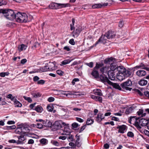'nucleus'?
I'll use <instances>...</instances> for the list:
<instances>
[{"mask_svg":"<svg viewBox=\"0 0 149 149\" xmlns=\"http://www.w3.org/2000/svg\"><path fill=\"white\" fill-rule=\"evenodd\" d=\"M33 17L32 16H29L28 17L27 15L25 13H21L20 12H18L16 14L15 19L16 21L19 22H26L30 21L31 19Z\"/></svg>","mask_w":149,"mask_h":149,"instance_id":"nucleus-1","label":"nucleus"},{"mask_svg":"<svg viewBox=\"0 0 149 149\" xmlns=\"http://www.w3.org/2000/svg\"><path fill=\"white\" fill-rule=\"evenodd\" d=\"M2 12L4 14V16L8 19L12 20L15 19L16 14L12 10L10 9L3 10Z\"/></svg>","mask_w":149,"mask_h":149,"instance_id":"nucleus-2","label":"nucleus"},{"mask_svg":"<svg viewBox=\"0 0 149 149\" xmlns=\"http://www.w3.org/2000/svg\"><path fill=\"white\" fill-rule=\"evenodd\" d=\"M148 123V121L146 119L144 118L139 119V118H138L136 120L135 126L138 128L140 129L141 128V126H145L146 125L147 126Z\"/></svg>","mask_w":149,"mask_h":149,"instance_id":"nucleus-3","label":"nucleus"},{"mask_svg":"<svg viewBox=\"0 0 149 149\" xmlns=\"http://www.w3.org/2000/svg\"><path fill=\"white\" fill-rule=\"evenodd\" d=\"M102 63L98 64L96 63V65L94 68V70L92 72L91 74L95 78H98L99 77V74L98 69L103 66Z\"/></svg>","mask_w":149,"mask_h":149,"instance_id":"nucleus-4","label":"nucleus"},{"mask_svg":"<svg viewBox=\"0 0 149 149\" xmlns=\"http://www.w3.org/2000/svg\"><path fill=\"white\" fill-rule=\"evenodd\" d=\"M131 74V72L130 71H128L124 73H118L116 77L118 80L122 81L125 79L126 77L130 76Z\"/></svg>","mask_w":149,"mask_h":149,"instance_id":"nucleus-5","label":"nucleus"},{"mask_svg":"<svg viewBox=\"0 0 149 149\" xmlns=\"http://www.w3.org/2000/svg\"><path fill=\"white\" fill-rule=\"evenodd\" d=\"M132 85V83L131 81L130 80L128 79L126 81L121 84L120 86L122 88L124 89L131 91L132 88L129 87L131 86Z\"/></svg>","mask_w":149,"mask_h":149,"instance_id":"nucleus-6","label":"nucleus"},{"mask_svg":"<svg viewBox=\"0 0 149 149\" xmlns=\"http://www.w3.org/2000/svg\"><path fill=\"white\" fill-rule=\"evenodd\" d=\"M82 31V29L80 26L76 28L75 30H74L72 33V36L74 38L77 37L80 33Z\"/></svg>","mask_w":149,"mask_h":149,"instance_id":"nucleus-7","label":"nucleus"},{"mask_svg":"<svg viewBox=\"0 0 149 149\" xmlns=\"http://www.w3.org/2000/svg\"><path fill=\"white\" fill-rule=\"evenodd\" d=\"M105 35L107 39H112L115 37L116 34L115 33L112 31H109L106 33Z\"/></svg>","mask_w":149,"mask_h":149,"instance_id":"nucleus-8","label":"nucleus"},{"mask_svg":"<svg viewBox=\"0 0 149 149\" xmlns=\"http://www.w3.org/2000/svg\"><path fill=\"white\" fill-rule=\"evenodd\" d=\"M62 121L61 120H58L56 121L53 125V127L56 130H58L61 127Z\"/></svg>","mask_w":149,"mask_h":149,"instance_id":"nucleus-9","label":"nucleus"},{"mask_svg":"<svg viewBox=\"0 0 149 149\" xmlns=\"http://www.w3.org/2000/svg\"><path fill=\"white\" fill-rule=\"evenodd\" d=\"M107 74L109 79L111 80H115L116 76L114 71L109 70Z\"/></svg>","mask_w":149,"mask_h":149,"instance_id":"nucleus-10","label":"nucleus"},{"mask_svg":"<svg viewBox=\"0 0 149 149\" xmlns=\"http://www.w3.org/2000/svg\"><path fill=\"white\" fill-rule=\"evenodd\" d=\"M116 70L118 72V73H124L128 71L126 70L125 68L122 65L118 66Z\"/></svg>","mask_w":149,"mask_h":149,"instance_id":"nucleus-11","label":"nucleus"},{"mask_svg":"<svg viewBox=\"0 0 149 149\" xmlns=\"http://www.w3.org/2000/svg\"><path fill=\"white\" fill-rule=\"evenodd\" d=\"M105 34L104 35H102L98 40V41L96 43L95 45H97L99 42H101L103 44H105L106 42L107 39Z\"/></svg>","mask_w":149,"mask_h":149,"instance_id":"nucleus-12","label":"nucleus"},{"mask_svg":"<svg viewBox=\"0 0 149 149\" xmlns=\"http://www.w3.org/2000/svg\"><path fill=\"white\" fill-rule=\"evenodd\" d=\"M101 80L103 82H107L108 84H111V82L110 81L107 77L104 75H100V77Z\"/></svg>","mask_w":149,"mask_h":149,"instance_id":"nucleus-13","label":"nucleus"},{"mask_svg":"<svg viewBox=\"0 0 149 149\" xmlns=\"http://www.w3.org/2000/svg\"><path fill=\"white\" fill-rule=\"evenodd\" d=\"M146 72L143 70H139L136 72V75L139 77L144 76L146 75Z\"/></svg>","mask_w":149,"mask_h":149,"instance_id":"nucleus-14","label":"nucleus"},{"mask_svg":"<svg viewBox=\"0 0 149 149\" xmlns=\"http://www.w3.org/2000/svg\"><path fill=\"white\" fill-rule=\"evenodd\" d=\"M117 128L119 129L118 132L121 133H124L126 129V126L124 125L121 126L118 125Z\"/></svg>","mask_w":149,"mask_h":149,"instance_id":"nucleus-15","label":"nucleus"},{"mask_svg":"<svg viewBox=\"0 0 149 149\" xmlns=\"http://www.w3.org/2000/svg\"><path fill=\"white\" fill-rule=\"evenodd\" d=\"M17 137L18 139V141L17 142V144L21 143L25 140V138L24 135H21L18 136Z\"/></svg>","mask_w":149,"mask_h":149,"instance_id":"nucleus-16","label":"nucleus"},{"mask_svg":"<svg viewBox=\"0 0 149 149\" xmlns=\"http://www.w3.org/2000/svg\"><path fill=\"white\" fill-rule=\"evenodd\" d=\"M48 67L49 71L54 70L56 69L55 64L53 63H49V67Z\"/></svg>","mask_w":149,"mask_h":149,"instance_id":"nucleus-17","label":"nucleus"},{"mask_svg":"<svg viewBox=\"0 0 149 149\" xmlns=\"http://www.w3.org/2000/svg\"><path fill=\"white\" fill-rule=\"evenodd\" d=\"M103 115V114L102 113H99L98 114L96 117V120L97 122L99 123L100 122L102 119L104 118V117H102V116Z\"/></svg>","mask_w":149,"mask_h":149,"instance_id":"nucleus-18","label":"nucleus"},{"mask_svg":"<svg viewBox=\"0 0 149 149\" xmlns=\"http://www.w3.org/2000/svg\"><path fill=\"white\" fill-rule=\"evenodd\" d=\"M118 65L116 63H111L110 66V68L111 71H114L115 70L117 69Z\"/></svg>","mask_w":149,"mask_h":149,"instance_id":"nucleus-19","label":"nucleus"},{"mask_svg":"<svg viewBox=\"0 0 149 149\" xmlns=\"http://www.w3.org/2000/svg\"><path fill=\"white\" fill-rule=\"evenodd\" d=\"M69 4L68 3H57L58 9L65 8L69 6Z\"/></svg>","mask_w":149,"mask_h":149,"instance_id":"nucleus-20","label":"nucleus"},{"mask_svg":"<svg viewBox=\"0 0 149 149\" xmlns=\"http://www.w3.org/2000/svg\"><path fill=\"white\" fill-rule=\"evenodd\" d=\"M22 132L24 133L28 132L30 131V129L27 126H22L21 127Z\"/></svg>","mask_w":149,"mask_h":149,"instance_id":"nucleus-21","label":"nucleus"},{"mask_svg":"<svg viewBox=\"0 0 149 149\" xmlns=\"http://www.w3.org/2000/svg\"><path fill=\"white\" fill-rule=\"evenodd\" d=\"M43 124L45 127H50L52 125V123L49 120H46V121H43Z\"/></svg>","mask_w":149,"mask_h":149,"instance_id":"nucleus-22","label":"nucleus"},{"mask_svg":"<svg viewBox=\"0 0 149 149\" xmlns=\"http://www.w3.org/2000/svg\"><path fill=\"white\" fill-rule=\"evenodd\" d=\"M95 95L99 96H102V94L101 92V91L100 89H96L93 91Z\"/></svg>","mask_w":149,"mask_h":149,"instance_id":"nucleus-23","label":"nucleus"},{"mask_svg":"<svg viewBox=\"0 0 149 149\" xmlns=\"http://www.w3.org/2000/svg\"><path fill=\"white\" fill-rule=\"evenodd\" d=\"M27 47V46L26 45L24 44H22L18 46V50L19 52H20L22 50H25L26 49Z\"/></svg>","mask_w":149,"mask_h":149,"instance_id":"nucleus-24","label":"nucleus"},{"mask_svg":"<svg viewBox=\"0 0 149 149\" xmlns=\"http://www.w3.org/2000/svg\"><path fill=\"white\" fill-rule=\"evenodd\" d=\"M134 109V107H128L127 108L126 110L125 111V113L127 114H129L132 112Z\"/></svg>","mask_w":149,"mask_h":149,"instance_id":"nucleus-25","label":"nucleus"},{"mask_svg":"<svg viewBox=\"0 0 149 149\" xmlns=\"http://www.w3.org/2000/svg\"><path fill=\"white\" fill-rule=\"evenodd\" d=\"M135 117L136 116H131L129 121V122L130 124H133L135 125L136 120L137 119L136 118H135Z\"/></svg>","mask_w":149,"mask_h":149,"instance_id":"nucleus-26","label":"nucleus"},{"mask_svg":"<svg viewBox=\"0 0 149 149\" xmlns=\"http://www.w3.org/2000/svg\"><path fill=\"white\" fill-rule=\"evenodd\" d=\"M115 60V58L111 57L110 58L106 59L104 61V63H105L109 64L112 61H114Z\"/></svg>","mask_w":149,"mask_h":149,"instance_id":"nucleus-27","label":"nucleus"},{"mask_svg":"<svg viewBox=\"0 0 149 149\" xmlns=\"http://www.w3.org/2000/svg\"><path fill=\"white\" fill-rule=\"evenodd\" d=\"M109 84L112 85V86L113 87V88H115L116 89H118L120 90H121V88L120 87L119 85L117 84L113 83L111 82V84Z\"/></svg>","mask_w":149,"mask_h":149,"instance_id":"nucleus-28","label":"nucleus"},{"mask_svg":"<svg viewBox=\"0 0 149 149\" xmlns=\"http://www.w3.org/2000/svg\"><path fill=\"white\" fill-rule=\"evenodd\" d=\"M148 83L147 80L145 79H141L139 82V84L141 86H144L146 85Z\"/></svg>","mask_w":149,"mask_h":149,"instance_id":"nucleus-29","label":"nucleus"},{"mask_svg":"<svg viewBox=\"0 0 149 149\" xmlns=\"http://www.w3.org/2000/svg\"><path fill=\"white\" fill-rule=\"evenodd\" d=\"M49 7L52 9H58L57 3H52L49 5Z\"/></svg>","mask_w":149,"mask_h":149,"instance_id":"nucleus-30","label":"nucleus"},{"mask_svg":"<svg viewBox=\"0 0 149 149\" xmlns=\"http://www.w3.org/2000/svg\"><path fill=\"white\" fill-rule=\"evenodd\" d=\"M48 140L42 138L40 140V142L42 145H45L48 143Z\"/></svg>","mask_w":149,"mask_h":149,"instance_id":"nucleus-31","label":"nucleus"},{"mask_svg":"<svg viewBox=\"0 0 149 149\" xmlns=\"http://www.w3.org/2000/svg\"><path fill=\"white\" fill-rule=\"evenodd\" d=\"M64 133L62 134V135H68L70 133V129L68 127H65L64 129Z\"/></svg>","mask_w":149,"mask_h":149,"instance_id":"nucleus-32","label":"nucleus"},{"mask_svg":"<svg viewBox=\"0 0 149 149\" xmlns=\"http://www.w3.org/2000/svg\"><path fill=\"white\" fill-rule=\"evenodd\" d=\"M48 67V66L46 65L43 68H40L38 72H44L49 71Z\"/></svg>","mask_w":149,"mask_h":149,"instance_id":"nucleus-33","label":"nucleus"},{"mask_svg":"<svg viewBox=\"0 0 149 149\" xmlns=\"http://www.w3.org/2000/svg\"><path fill=\"white\" fill-rule=\"evenodd\" d=\"M108 70L109 67H105L101 68L100 69V71L102 73H106Z\"/></svg>","mask_w":149,"mask_h":149,"instance_id":"nucleus-34","label":"nucleus"},{"mask_svg":"<svg viewBox=\"0 0 149 149\" xmlns=\"http://www.w3.org/2000/svg\"><path fill=\"white\" fill-rule=\"evenodd\" d=\"M94 122V120L90 118H88L86 121V124L88 125H91Z\"/></svg>","mask_w":149,"mask_h":149,"instance_id":"nucleus-35","label":"nucleus"},{"mask_svg":"<svg viewBox=\"0 0 149 149\" xmlns=\"http://www.w3.org/2000/svg\"><path fill=\"white\" fill-rule=\"evenodd\" d=\"M35 110L38 112H41L42 110V108L41 106H37L35 108Z\"/></svg>","mask_w":149,"mask_h":149,"instance_id":"nucleus-36","label":"nucleus"},{"mask_svg":"<svg viewBox=\"0 0 149 149\" xmlns=\"http://www.w3.org/2000/svg\"><path fill=\"white\" fill-rule=\"evenodd\" d=\"M14 102L16 105V106H17L18 107H21L22 106V104L19 102V101L17 100L16 99H15L14 100Z\"/></svg>","mask_w":149,"mask_h":149,"instance_id":"nucleus-37","label":"nucleus"},{"mask_svg":"<svg viewBox=\"0 0 149 149\" xmlns=\"http://www.w3.org/2000/svg\"><path fill=\"white\" fill-rule=\"evenodd\" d=\"M72 60H69V59L65 60L62 62V64L63 65H65L70 63Z\"/></svg>","mask_w":149,"mask_h":149,"instance_id":"nucleus-38","label":"nucleus"},{"mask_svg":"<svg viewBox=\"0 0 149 149\" xmlns=\"http://www.w3.org/2000/svg\"><path fill=\"white\" fill-rule=\"evenodd\" d=\"M102 7V5L101 4H96L92 6L93 8H99Z\"/></svg>","mask_w":149,"mask_h":149,"instance_id":"nucleus-39","label":"nucleus"},{"mask_svg":"<svg viewBox=\"0 0 149 149\" xmlns=\"http://www.w3.org/2000/svg\"><path fill=\"white\" fill-rule=\"evenodd\" d=\"M68 136H66L68 138V140L69 141H72L73 140V136L71 134L67 135Z\"/></svg>","mask_w":149,"mask_h":149,"instance_id":"nucleus-40","label":"nucleus"},{"mask_svg":"<svg viewBox=\"0 0 149 149\" xmlns=\"http://www.w3.org/2000/svg\"><path fill=\"white\" fill-rule=\"evenodd\" d=\"M32 95L33 97L35 98H38L41 96V95L39 93H33L32 94Z\"/></svg>","mask_w":149,"mask_h":149,"instance_id":"nucleus-41","label":"nucleus"},{"mask_svg":"<svg viewBox=\"0 0 149 149\" xmlns=\"http://www.w3.org/2000/svg\"><path fill=\"white\" fill-rule=\"evenodd\" d=\"M9 73L8 72H1L0 73V76L2 77H4L5 76H8L9 75Z\"/></svg>","mask_w":149,"mask_h":149,"instance_id":"nucleus-42","label":"nucleus"},{"mask_svg":"<svg viewBox=\"0 0 149 149\" xmlns=\"http://www.w3.org/2000/svg\"><path fill=\"white\" fill-rule=\"evenodd\" d=\"M15 132L16 133L18 134H19V133L22 132L21 127L17 128Z\"/></svg>","mask_w":149,"mask_h":149,"instance_id":"nucleus-43","label":"nucleus"},{"mask_svg":"<svg viewBox=\"0 0 149 149\" xmlns=\"http://www.w3.org/2000/svg\"><path fill=\"white\" fill-rule=\"evenodd\" d=\"M23 98L25 100H27L28 102H31L32 101V100L31 98L30 97H28L24 96H23Z\"/></svg>","mask_w":149,"mask_h":149,"instance_id":"nucleus-44","label":"nucleus"},{"mask_svg":"<svg viewBox=\"0 0 149 149\" xmlns=\"http://www.w3.org/2000/svg\"><path fill=\"white\" fill-rule=\"evenodd\" d=\"M6 2L4 0H0V6L2 5H5Z\"/></svg>","mask_w":149,"mask_h":149,"instance_id":"nucleus-45","label":"nucleus"},{"mask_svg":"<svg viewBox=\"0 0 149 149\" xmlns=\"http://www.w3.org/2000/svg\"><path fill=\"white\" fill-rule=\"evenodd\" d=\"M127 135L129 137H132L134 136V135L132 132H129L127 134Z\"/></svg>","mask_w":149,"mask_h":149,"instance_id":"nucleus-46","label":"nucleus"},{"mask_svg":"<svg viewBox=\"0 0 149 149\" xmlns=\"http://www.w3.org/2000/svg\"><path fill=\"white\" fill-rule=\"evenodd\" d=\"M45 81L43 80H41L37 81V84H43L45 83Z\"/></svg>","mask_w":149,"mask_h":149,"instance_id":"nucleus-47","label":"nucleus"},{"mask_svg":"<svg viewBox=\"0 0 149 149\" xmlns=\"http://www.w3.org/2000/svg\"><path fill=\"white\" fill-rule=\"evenodd\" d=\"M43 125L41 123H38L36 125V127L39 129H41L43 128Z\"/></svg>","mask_w":149,"mask_h":149,"instance_id":"nucleus-48","label":"nucleus"},{"mask_svg":"<svg viewBox=\"0 0 149 149\" xmlns=\"http://www.w3.org/2000/svg\"><path fill=\"white\" fill-rule=\"evenodd\" d=\"M143 111V110L142 109H139V111L137 112L138 115L139 116L142 115Z\"/></svg>","mask_w":149,"mask_h":149,"instance_id":"nucleus-49","label":"nucleus"},{"mask_svg":"<svg viewBox=\"0 0 149 149\" xmlns=\"http://www.w3.org/2000/svg\"><path fill=\"white\" fill-rule=\"evenodd\" d=\"M51 142L53 144L56 146H58L59 145V143L56 141H52Z\"/></svg>","mask_w":149,"mask_h":149,"instance_id":"nucleus-50","label":"nucleus"},{"mask_svg":"<svg viewBox=\"0 0 149 149\" xmlns=\"http://www.w3.org/2000/svg\"><path fill=\"white\" fill-rule=\"evenodd\" d=\"M134 91L140 95L142 96L143 95V93L139 90L135 89Z\"/></svg>","mask_w":149,"mask_h":149,"instance_id":"nucleus-51","label":"nucleus"},{"mask_svg":"<svg viewBox=\"0 0 149 149\" xmlns=\"http://www.w3.org/2000/svg\"><path fill=\"white\" fill-rule=\"evenodd\" d=\"M56 73L60 75H63V72L61 70H57L56 71Z\"/></svg>","mask_w":149,"mask_h":149,"instance_id":"nucleus-52","label":"nucleus"},{"mask_svg":"<svg viewBox=\"0 0 149 149\" xmlns=\"http://www.w3.org/2000/svg\"><path fill=\"white\" fill-rule=\"evenodd\" d=\"M124 25V22H123L121 21L119 22L118 24L120 28H122L123 27Z\"/></svg>","mask_w":149,"mask_h":149,"instance_id":"nucleus-53","label":"nucleus"},{"mask_svg":"<svg viewBox=\"0 0 149 149\" xmlns=\"http://www.w3.org/2000/svg\"><path fill=\"white\" fill-rule=\"evenodd\" d=\"M69 42L70 44H71L72 45H74L75 44V43L74 41V39H71L70 40V41H69Z\"/></svg>","mask_w":149,"mask_h":149,"instance_id":"nucleus-54","label":"nucleus"},{"mask_svg":"<svg viewBox=\"0 0 149 149\" xmlns=\"http://www.w3.org/2000/svg\"><path fill=\"white\" fill-rule=\"evenodd\" d=\"M143 132L145 135H146L147 136L149 137V131H148V130H144Z\"/></svg>","mask_w":149,"mask_h":149,"instance_id":"nucleus-55","label":"nucleus"},{"mask_svg":"<svg viewBox=\"0 0 149 149\" xmlns=\"http://www.w3.org/2000/svg\"><path fill=\"white\" fill-rule=\"evenodd\" d=\"M78 125L77 123H74L72 124V126L74 128H77L78 126Z\"/></svg>","mask_w":149,"mask_h":149,"instance_id":"nucleus-56","label":"nucleus"},{"mask_svg":"<svg viewBox=\"0 0 149 149\" xmlns=\"http://www.w3.org/2000/svg\"><path fill=\"white\" fill-rule=\"evenodd\" d=\"M39 79V78L37 76H35L33 78V80L34 81H36Z\"/></svg>","mask_w":149,"mask_h":149,"instance_id":"nucleus-57","label":"nucleus"},{"mask_svg":"<svg viewBox=\"0 0 149 149\" xmlns=\"http://www.w3.org/2000/svg\"><path fill=\"white\" fill-rule=\"evenodd\" d=\"M66 138L67 137L65 136H60L58 137L59 139H62L63 140H65Z\"/></svg>","mask_w":149,"mask_h":149,"instance_id":"nucleus-58","label":"nucleus"},{"mask_svg":"<svg viewBox=\"0 0 149 149\" xmlns=\"http://www.w3.org/2000/svg\"><path fill=\"white\" fill-rule=\"evenodd\" d=\"M47 109L49 111H52L53 110V108L52 106H47Z\"/></svg>","mask_w":149,"mask_h":149,"instance_id":"nucleus-59","label":"nucleus"},{"mask_svg":"<svg viewBox=\"0 0 149 149\" xmlns=\"http://www.w3.org/2000/svg\"><path fill=\"white\" fill-rule=\"evenodd\" d=\"M144 95L146 96L149 98V92L148 91H144L143 92Z\"/></svg>","mask_w":149,"mask_h":149,"instance_id":"nucleus-60","label":"nucleus"},{"mask_svg":"<svg viewBox=\"0 0 149 149\" xmlns=\"http://www.w3.org/2000/svg\"><path fill=\"white\" fill-rule=\"evenodd\" d=\"M76 118V120L79 122L81 123L83 122L84 121V120L83 119H82L80 118L77 117Z\"/></svg>","mask_w":149,"mask_h":149,"instance_id":"nucleus-61","label":"nucleus"},{"mask_svg":"<svg viewBox=\"0 0 149 149\" xmlns=\"http://www.w3.org/2000/svg\"><path fill=\"white\" fill-rule=\"evenodd\" d=\"M48 100V101L49 102H52L54 100V97H50L49 98Z\"/></svg>","mask_w":149,"mask_h":149,"instance_id":"nucleus-62","label":"nucleus"},{"mask_svg":"<svg viewBox=\"0 0 149 149\" xmlns=\"http://www.w3.org/2000/svg\"><path fill=\"white\" fill-rule=\"evenodd\" d=\"M34 142V140L32 139H30L29 140L28 142V143L29 144H32Z\"/></svg>","mask_w":149,"mask_h":149,"instance_id":"nucleus-63","label":"nucleus"},{"mask_svg":"<svg viewBox=\"0 0 149 149\" xmlns=\"http://www.w3.org/2000/svg\"><path fill=\"white\" fill-rule=\"evenodd\" d=\"M93 63L92 62H91L89 63H87V65L90 68H92L93 67Z\"/></svg>","mask_w":149,"mask_h":149,"instance_id":"nucleus-64","label":"nucleus"}]
</instances>
